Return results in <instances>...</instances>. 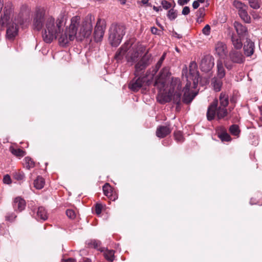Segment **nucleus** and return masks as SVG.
<instances>
[{
    "label": "nucleus",
    "instance_id": "nucleus-1",
    "mask_svg": "<svg viewBox=\"0 0 262 262\" xmlns=\"http://www.w3.org/2000/svg\"><path fill=\"white\" fill-rule=\"evenodd\" d=\"M65 22L63 18L55 20L50 16L46 18L45 27L42 32L43 40L50 43L58 38L60 46H66L71 41L76 39L82 40L91 34L93 25L90 18L86 17L81 23L79 16H75L71 19L69 27L64 29Z\"/></svg>",
    "mask_w": 262,
    "mask_h": 262
},
{
    "label": "nucleus",
    "instance_id": "nucleus-2",
    "mask_svg": "<svg viewBox=\"0 0 262 262\" xmlns=\"http://www.w3.org/2000/svg\"><path fill=\"white\" fill-rule=\"evenodd\" d=\"M169 68L167 67H164L160 71L159 76L156 79L154 85L159 90L160 94L158 98L161 103H165L172 100L173 103L177 104L176 109H178L181 105L183 91L180 79L172 78L168 93H164L166 78L169 76Z\"/></svg>",
    "mask_w": 262,
    "mask_h": 262
},
{
    "label": "nucleus",
    "instance_id": "nucleus-3",
    "mask_svg": "<svg viewBox=\"0 0 262 262\" xmlns=\"http://www.w3.org/2000/svg\"><path fill=\"white\" fill-rule=\"evenodd\" d=\"M219 101V106H218V100H214L208 106L207 112L208 120H212L215 116L218 119H221L227 116L228 111L226 107L229 104L228 95L224 92H222L220 94Z\"/></svg>",
    "mask_w": 262,
    "mask_h": 262
},
{
    "label": "nucleus",
    "instance_id": "nucleus-4",
    "mask_svg": "<svg viewBox=\"0 0 262 262\" xmlns=\"http://www.w3.org/2000/svg\"><path fill=\"white\" fill-rule=\"evenodd\" d=\"M126 33V27L120 24H113L108 30V40L112 46L117 47Z\"/></svg>",
    "mask_w": 262,
    "mask_h": 262
},
{
    "label": "nucleus",
    "instance_id": "nucleus-5",
    "mask_svg": "<svg viewBox=\"0 0 262 262\" xmlns=\"http://www.w3.org/2000/svg\"><path fill=\"white\" fill-rule=\"evenodd\" d=\"M142 51V47L136 44L133 45L129 42V45L127 48L125 58L128 63L133 64L136 62L141 56V52Z\"/></svg>",
    "mask_w": 262,
    "mask_h": 262
},
{
    "label": "nucleus",
    "instance_id": "nucleus-6",
    "mask_svg": "<svg viewBox=\"0 0 262 262\" xmlns=\"http://www.w3.org/2000/svg\"><path fill=\"white\" fill-rule=\"evenodd\" d=\"M25 21L20 14L15 17L12 24L8 22V24L6 25L8 26L6 32L7 38L9 39H13L17 34L18 25H23Z\"/></svg>",
    "mask_w": 262,
    "mask_h": 262
},
{
    "label": "nucleus",
    "instance_id": "nucleus-7",
    "mask_svg": "<svg viewBox=\"0 0 262 262\" xmlns=\"http://www.w3.org/2000/svg\"><path fill=\"white\" fill-rule=\"evenodd\" d=\"M151 62V55L146 52L142 58L135 64V76H139L142 71L150 64Z\"/></svg>",
    "mask_w": 262,
    "mask_h": 262
},
{
    "label": "nucleus",
    "instance_id": "nucleus-8",
    "mask_svg": "<svg viewBox=\"0 0 262 262\" xmlns=\"http://www.w3.org/2000/svg\"><path fill=\"white\" fill-rule=\"evenodd\" d=\"M45 14V10L43 9L37 8L36 9L33 21L34 29L39 31L42 28L43 23L46 20Z\"/></svg>",
    "mask_w": 262,
    "mask_h": 262
},
{
    "label": "nucleus",
    "instance_id": "nucleus-9",
    "mask_svg": "<svg viewBox=\"0 0 262 262\" xmlns=\"http://www.w3.org/2000/svg\"><path fill=\"white\" fill-rule=\"evenodd\" d=\"M13 12V6L12 3L8 1L5 3L4 9V15L1 16V23L3 26L7 25L9 22L11 14Z\"/></svg>",
    "mask_w": 262,
    "mask_h": 262
},
{
    "label": "nucleus",
    "instance_id": "nucleus-10",
    "mask_svg": "<svg viewBox=\"0 0 262 262\" xmlns=\"http://www.w3.org/2000/svg\"><path fill=\"white\" fill-rule=\"evenodd\" d=\"M106 29V25L104 22L98 20L95 27L94 37L95 41L98 42L102 40Z\"/></svg>",
    "mask_w": 262,
    "mask_h": 262
},
{
    "label": "nucleus",
    "instance_id": "nucleus-11",
    "mask_svg": "<svg viewBox=\"0 0 262 262\" xmlns=\"http://www.w3.org/2000/svg\"><path fill=\"white\" fill-rule=\"evenodd\" d=\"M214 58L210 55L205 56L202 59L200 63V68L202 71L208 72L210 71L214 65Z\"/></svg>",
    "mask_w": 262,
    "mask_h": 262
},
{
    "label": "nucleus",
    "instance_id": "nucleus-12",
    "mask_svg": "<svg viewBox=\"0 0 262 262\" xmlns=\"http://www.w3.org/2000/svg\"><path fill=\"white\" fill-rule=\"evenodd\" d=\"M197 68L198 67L196 62L194 61L191 62L189 65V75L187 76L188 78H189L193 81L194 86L198 84L200 79Z\"/></svg>",
    "mask_w": 262,
    "mask_h": 262
},
{
    "label": "nucleus",
    "instance_id": "nucleus-13",
    "mask_svg": "<svg viewBox=\"0 0 262 262\" xmlns=\"http://www.w3.org/2000/svg\"><path fill=\"white\" fill-rule=\"evenodd\" d=\"M137 77L134 78L129 84V88L134 92L138 91L143 85L146 80L145 77Z\"/></svg>",
    "mask_w": 262,
    "mask_h": 262
},
{
    "label": "nucleus",
    "instance_id": "nucleus-14",
    "mask_svg": "<svg viewBox=\"0 0 262 262\" xmlns=\"http://www.w3.org/2000/svg\"><path fill=\"white\" fill-rule=\"evenodd\" d=\"M231 60L237 63H242L245 61V57L242 53L237 50H232L229 53Z\"/></svg>",
    "mask_w": 262,
    "mask_h": 262
},
{
    "label": "nucleus",
    "instance_id": "nucleus-15",
    "mask_svg": "<svg viewBox=\"0 0 262 262\" xmlns=\"http://www.w3.org/2000/svg\"><path fill=\"white\" fill-rule=\"evenodd\" d=\"M215 53L221 58H224L227 54L226 45L222 42H217L215 46Z\"/></svg>",
    "mask_w": 262,
    "mask_h": 262
},
{
    "label": "nucleus",
    "instance_id": "nucleus-16",
    "mask_svg": "<svg viewBox=\"0 0 262 262\" xmlns=\"http://www.w3.org/2000/svg\"><path fill=\"white\" fill-rule=\"evenodd\" d=\"M171 132V128L169 124L166 126L161 125L157 127L156 135L158 137L163 138Z\"/></svg>",
    "mask_w": 262,
    "mask_h": 262
},
{
    "label": "nucleus",
    "instance_id": "nucleus-17",
    "mask_svg": "<svg viewBox=\"0 0 262 262\" xmlns=\"http://www.w3.org/2000/svg\"><path fill=\"white\" fill-rule=\"evenodd\" d=\"M255 45L251 40L247 39L244 45V54L247 57H250L253 54Z\"/></svg>",
    "mask_w": 262,
    "mask_h": 262
},
{
    "label": "nucleus",
    "instance_id": "nucleus-18",
    "mask_svg": "<svg viewBox=\"0 0 262 262\" xmlns=\"http://www.w3.org/2000/svg\"><path fill=\"white\" fill-rule=\"evenodd\" d=\"M234 27L238 34L239 38H243L246 36L247 33V28L238 22L234 23Z\"/></svg>",
    "mask_w": 262,
    "mask_h": 262
},
{
    "label": "nucleus",
    "instance_id": "nucleus-19",
    "mask_svg": "<svg viewBox=\"0 0 262 262\" xmlns=\"http://www.w3.org/2000/svg\"><path fill=\"white\" fill-rule=\"evenodd\" d=\"M128 45H129V42H125L116 52L114 58L117 60V61L119 62L123 59L124 54L127 51V48H128Z\"/></svg>",
    "mask_w": 262,
    "mask_h": 262
},
{
    "label": "nucleus",
    "instance_id": "nucleus-20",
    "mask_svg": "<svg viewBox=\"0 0 262 262\" xmlns=\"http://www.w3.org/2000/svg\"><path fill=\"white\" fill-rule=\"evenodd\" d=\"M13 206L15 210L20 212L25 208V201L20 197H17L14 200Z\"/></svg>",
    "mask_w": 262,
    "mask_h": 262
},
{
    "label": "nucleus",
    "instance_id": "nucleus-21",
    "mask_svg": "<svg viewBox=\"0 0 262 262\" xmlns=\"http://www.w3.org/2000/svg\"><path fill=\"white\" fill-rule=\"evenodd\" d=\"M36 219L37 220L46 221L48 219V214L46 209L43 207L38 208L36 212Z\"/></svg>",
    "mask_w": 262,
    "mask_h": 262
},
{
    "label": "nucleus",
    "instance_id": "nucleus-22",
    "mask_svg": "<svg viewBox=\"0 0 262 262\" xmlns=\"http://www.w3.org/2000/svg\"><path fill=\"white\" fill-rule=\"evenodd\" d=\"M222 79L219 77H214L211 80V84L216 92H219L221 90L223 84Z\"/></svg>",
    "mask_w": 262,
    "mask_h": 262
},
{
    "label": "nucleus",
    "instance_id": "nucleus-23",
    "mask_svg": "<svg viewBox=\"0 0 262 262\" xmlns=\"http://www.w3.org/2000/svg\"><path fill=\"white\" fill-rule=\"evenodd\" d=\"M165 56H166V53H163L162 56L161 57V58H160V59L159 60L158 62L157 63L155 67L153 68V69L151 71V77H150L151 78H153L154 76L156 75V74L157 73V72H158L159 69L161 67V66L163 63V62L165 58Z\"/></svg>",
    "mask_w": 262,
    "mask_h": 262
},
{
    "label": "nucleus",
    "instance_id": "nucleus-24",
    "mask_svg": "<svg viewBox=\"0 0 262 262\" xmlns=\"http://www.w3.org/2000/svg\"><path fill=\"white\" fill-rule=\"evenodd\" d=\"M217 77L223 78L225 76V71L223 66V61L219 59L217 61Z\"/></svg>",
    "mask_w": 262,
    "mask_h": 262
},
{
    "label": "nucleus",
    "instance_id": "nucleus-25",
    "mask_svg": "<svg viewBox=\"0 0 262 262\" xmlns=\"http://www.w3.org/2000/svg\"><path fill=\"white\" fill-rule=\"evenodd\" d=\"M103 193H104V195L108 198H111V200H115L116 199L115 198H113L112 188L108 183H106L103 186Z\"/></svg>",
    "mask_w": 262,
    "mask_h": 262
},
{
    "label": "nucleus",
    "instance_id": "nucleus-26",
    "mask_svg": "<svg viewBox=\"0 0 262 262\" xmlns=\"http://www.w3.org/2000/svg\"><path fill=\"white\" fill-rule=\"evenodd\" d=\"M242 38L235 36H232L231 37L232 45L236 50L241 49L243 46V43L241 41Z\"/></svg>",
    "mask_w": 262,
    "mask_h": 262
},
{
    "label": "nucleus",
    "instance_id": "nucleus-27",
    "mask_svg": "<svg viewBox=\"0 0 262 262\" xmlns=\"http://www.w3.org/2000/svg\"><path fill=\"white\" fill-rule=\"evenodd\" d=\"M238 14L240 17L246 23H250L251 21L250 16L248 15L247 12V9H244L239 10Z\"/></svg>",
    "mask_w": 262,
    "mask_h": 262
},
{
    "label": "nucleus",
    "instance_id": "nucleus-28",
    "mask_svg": "<svg viewBox=\"0 0 262 262\" xmlns=\"http://www.w3.org/2000/svg\"><path fill=\"white\" fill-rule=\"evenodd\" d=\"M196 95L197 93H196L191 94L189 92H185L183 97V101L185 103H189Z\"/></svg>",
    "mask_w": 262,
    "mask_h": 262
},
{
    "label": "nucleus",
    "instance_id": "nucleus-29",
    "mask_svg": "<svg viewBox=\"0 0 262 262\" xmlns=\"http://www.w3.org/2000/svg\"><path fill=\"white\" fill-rule=\"evenodd\" d=\"M218 137L223 142H229L231 140L230 136L224 129L221 130L220 133H219Z\"/></svg>",
    "mask_w": 262,
    "mask_h": 262
},
{
    "label": "nucleus",
    "instance_id": "nucleus-30",
    "mask_svg": "<svg viewBox=\"0 0 262 262\" xmlns=\"http://www.w3.org/2000/svg\"><path fill=\"white\" fill-rule=\"evenodd\" d=\"M45 185L44 179L40 176H38L34 180V186L37 189H42Z\"/></svg>",
    "mask_w": 262,
    "mask_h": 262
},
{
    "label": "nucleus",
    "instance_id": "nucleus-31",
    "mask_svg": "<svg viewBox=\"0 0 262 262\" xmlns=\"http://www.w3.org/2000/svg\"><path fill=\"white\" fill-rule=\"evenodd\" d=\"M10 150L13 155L18 157H23L26 154V152L20 148H14L11 147Z\"/></svg>",
    "mask_w": 262,
    "mask_h": 262
},
{
    "label": "nucleus",
    "instance_id": "nucleus-32",
    "mask_svg": "<svg viewBox=\"0 0 262 262\" xmlns=\"http://www.w3.org/2000/svg\"><path fill=\"white\" fill-rule=\"evenodd\" d=\"M24 165L28 169L34 167L35 164L33 161L28 157H25L24 159Z\"/></svg>",
    "mask_w": 262,
    "mask_h": 262
},
{
    "label": "nucleus",
    "instance_id": "nucleus-33",
    "mask_svg": "<svg viewBox=\"0 0 262 262\" xmlns=\"http://www.w3.org/2000/svg\"><path fill=\"white\" fill-rule=\"evenodd\" d=\"M176 4L174 3V5L173 8L170 9L167 13V17L170 20H173L175 19L177 17V11L173 9V7H175Z\"/></svg>",
    "mask_w": 262,
    "mask_h": 262
},
{
    "label": "nucleus",
    "instance_id": "nucleus-34",
    "mask_svg": "<svg viewBox=\"0 0 262 262\" xmlns=\"http://www.w3.org/2000/svg\"><path fill=\"white\" fill-rule=\"evenodd\" d=\"M230 133L233 136H238L240 133L239 127L236 124H233L229 127Z\"/></svg>",
    "mask_w": 262,
    "mask_h": 262
},
{
    "label": "nucleus",
    "instance_id": "nucleus-35",
    "mask_svg": "<svg viewBox=\"0 0 262 262\" xmlns=\"http://www.w3.org/2000/svg\"><path fill=\"white\" fill-rule=\"evenodd\" d=\"M105 258L110 261H113L114 259V250H107L104 253Z\"/></svg>",
    "mask_w": 262,
    "mask_h": 262
},
{
    "label": "nucleus",
    "instance_id": "nucleus-36",
    "mask_svg": "<svg viewBox=\"0 0 262 262\" xmlns=\"http://www.w3.org/2000/svg\"><path fill=\"white\" fill-rule=\"evenodd\" d=\"M233 5L238 10H242L244 9H247V6L239 1H234L233 2Z\"/></svg>",
    "mask_w": 262,
    "mask_h": 262
},
{
    "label": "nucleus",
    "instance_id": "nucleus-37",
    "mask_svg": "<svg viewBox=\"0 0 262 262\" xmlns=\"http://www.w3.org/2000/svg\"><path fill=\"white\" fill-rule=\"evenodd\" d=\"M88 245L90 247L98 248L101 245V242L99 241L93 239L88 242Z\"/></svg>",
    "mask_w": 262,
    "mask_h": 262
},
{
    "label": "nucleus",
    "instance_id": "nucleus-38",
    "mask_svg": "<svg viewBox=\"0 0 262 262\" xmlns=\"http://www.w3.org/2000/svg\"><path fill=\"white\" fill-rule=\"evenodd\" d=\"M175 139L178 142H182L183 141V137L181 132H177L174 134Z\"/></svg>",
    "mask_w": 262,
    "mask_h": 262
},
{
    "label": "nucleus",
    "instance_id": "nucleus-39",
    "mask_svg": "<svg viewBox=\"0 0 262 262\" xmlns=\"http://www.w3.org/2000/svg\"><path fill=\"white\" fill-rule=\"evenodd\" d=\"M14 177L17 180H21L24 179L25 174L23 171H18L15 173Z\"/></svg>",
    "mask_w": 262,
    "mask_h": 262
},
{
    "label": "nucleus",
    "instance_id": "nucleus-40",
    "mask_svg": "<svg viewBox=\"0 0 262 262\" xmlns=\"http://www.w3.org/2000/svg\"><path fill=\"white\" fill-rule=\"evenodd\" d=\"M205 9L204 8H199L196 13V16L202 18L205 16Z\"/></svg>",
    "mask_w": 262,
    "mask_h": 262
},
{
    "label": "nucleus",
    "instance_id": "nucleus-41",
    "mask_svg": "<svg viewBox=\"0 0 262 262\" xmlns=\"http://www.w3.org/2000/svg\"><path fill=\"white\" fill-rule=\"evenodd\" d=\"M250 6L255 9L259 8V5L257 1L252 0L249 1Z\"/></svg>",
    "mask_w": 262,
    "mask_h": 262
},
{
    "label": "nucleus",
    "instance_id": "nucleus-42",
    "mask_svg": "<svg viewBox=\"0 0 262 262\" xmlns=\"http://www.w3.org/2000/svg\"><path fill=\"white\" fill-rule=\"evenodd\" d=\"M67 215L71 219H73L76 216L75 212L72 209H68L66 211Z\"/></svg>",
    "mask_w": 262,
    "mask_h": 262
},
{
    "label": "nucleus",
    "instance_id": "nucleus-43",
    "mask_svg": "<svg viewBox=\"0 0 262 262\" xmlns=\"http://www.w3.org/2000/svg\"><path fill=\"white\" fill-rule=\"evenodd\" d=\"M161 5L162 7L166 10L169 9L171 7V4L166 0L162 1Z\"/></svg>",
    "mask_w": 262,
    "mask_h": 262
},
{
    "label": "nucleus",
    "instance_id": "nucleus-44",
    "mask_svg": "<svg viewBox=\"0 0 262 262\" xmlns=\"http://www.w3.org/2000/svg\"><path fill=\"white\" fill-rule=\"evenodd\" d=\"M202 33L205 35H209L210 33V27L209 25H206L202 30Z\"/></svg>",
    "mask_w": 262,
    "mask_h": 262
},
{
    "label": "nucleus",
    "instance_id": "nucleus-45",
    "mask_svg": "<svg viewBox=\"0 0 262 262\" xmlns=\"http://www.w3.org/2000/svg\"><path fill=\"white\" fill-rule=\"evenodd\" d=\"M102 206L100 204H97L95 206V212L97 215L100 214L102 211Z\"/></svg>",
    "mask_w": 262,
    "mask_h": 262
},
{
    "label": "nucleus",
    "instance_id": "nucleus-46",
    "mask_svg": "<svg viewBox=\"0 0 262 262\" xmlns=\"http://www.w3.org/2000/svg\"><path fill=\"white\" fill-rule=\"evenodd\" d=\"M3 182L4 183L9 184L11 183L10 177L8 174H6L4 177Z\"/></svg>",
    "mask_w": 262,
    "mask_h": 262
},
{
    "label": "nucleus",
    "instance_id": "nucleus-47",
    "mask_svg": "<svg viewBox=\"0 0 262 262\" xmlns=\"http://www.w3.org/2000/svg\"><path fill=\"white\" fill-rule=\"evenodd\" d=\"M190 13V9L188 6H185L183 8L182 14L184 15H188Z\"/></svg>",
    "mask_w": 262,
    "mask_h": 262
},
{
    "label": "nucleus",
    "instance_id": "nucleus-48",
    "mask_svg": "<svg viewBox=\"0 0 262 262\" xmlns=\"http://www.w3.org/2000/svg\"><path fill=\"white\" fill-rule=\"evenodd\" d=\"M190 85H191V83L190 81H188L183 90V91L185 92H189V88H190Z\"/></svg>",
    "mask_w": 262,
    "mask_h": 262
},
{
    "label": "nucleus",
    "instance_id": "nucleus-49",
    "mask_svg": "<svg viewBox=\"0 0 262 262\" xmlns=\"http://www.w3.org/2000/svg\"><path fill=\"white\" fill-rule=\"evenodd\" d=\"M188 3V1L187 0H178V3L180 6H183L184 5L187 4Z\"/></svg>",
    "mask_w": 262,
    "mask_h": 262
},
{
    "label": "nucleus",
    "instance_id": "nucleus-50",
    "mask_svg": "<svg viewBox=\"0 0 262 262\" xmlns=\"http://www.w3.org/2000/svg\"><path fill=\"white\" fill-rule=\"evenodd\" d=\"M199 3H200L198 1H194L192 3V7L193 8V9H196L198 8H199L200 6Z\"/></svg>",
    "mask_w": 262,
    "mask_h": 262
},
{
    "label": "nucleus",
    "instance_id": "nucleus-51",
    "mask_svg": "<svg viewBox=\"0 0 262 262\" xmlns=\"http://www.w3.org/2000/svg\"><path fill=\"white\" fill-rule=\"evenodd\" d=\"M62 262H76V259L73 258H69L67 259H62Z\"/></svg>",
    "mask_w": 262,
    "mask_h": 262
},
{
    "label": "nucleus",
    "instance_id": "nucleus-52",
    "mask_svg": "<svg viewBox=\"0 0 262 262\" xmlns=\"http://www.w3.org/2000/svg\"><path fill=\"white\" fill-rule=\"evenodd\" d=\"M158 31V29L156 27H153L151 28V32L154 34H156L157 33Z\"/></svg>",
    "mask_w": 262,
    "mask_h": 262
},
{
    "label": "nucleus",
    "instance_id": "nucleus-53",
    "mask_svg": "<svg viewBox=\"0 0 262 262\" xmlns=\"http://www.w3.org/2000/svg\"><path fill=\"white\" fill-rule=\"evenodd\" d=\"M153 9L157 12L161 11L162 10L161 7H156L155 6H153Z\"/></svg>",
    "mask_w": 262,
    "mask_h": 262
},
{
    "label": "nucleus",
    "instance_id": "nucleus-54",
    "mask_svg": "<svg viewBox=\"0 0 262 262\" xmlns=\"http://www.w3.org/2000/svg\"><path fill=\"white\" fill-rule=\"evenodd\" d=\"M81 262H91V260L88 258H83Z\"/></svg>",
    "mask_w": 262,
    "mask_h": 262
},
{
    "label": "nucleus",
    "instance_id": "nucleus-55",
    "mask_svg": "<svg viewBox=\"0 0 262 262\" xmlns=\"http://www.w3.org/2000/svg\"><path fill=\"white\" fill-rule=\"evenodd\" d=\"M196 21L199 23H201V22L203 21V20H202V18L197 17Z\"/></svg>",
    "mask_w": 262,
    "mask_h": 262
},
{
    "label": "nucleus",
    "instance_id": "nucleus-56",
    "mask_svg": "<svg viewBox=\"0 0 262 262\" xmlns=\"http://www.w3.org/2000/svg\"><path fill=\"white\" fill-rule=\"evenodd\" d=\"M149 0H141V2L143 4H148Z\"/></svg>",
    "mask_w": 262,
    "mask_h": 262
},
{
    "label": "nucleus",
    "instance_id": "nucleus-57",
    "mask_svg": "<svg viewBox=\"0 0 262 262\" xmlns=\"http://www.w3.org/2000/svg\"><path fill=\"white\" fill-rule=\"evenodd\" d=\"M122 5H124L126 3V0H118Z\"/></svg>",
    "mask_w": 262,
    "mask_h": 262
},
{
    "label": "nucleus",
    "instance_id": "nucleus-58",
    "mask_svg": "<svg viewBox=\"0 0 262 262\" xmlns=\"http://www.w3.org/2000/svg\"><path fill=\"white\" fill-rule=\"evenodd\" d=\"M253 16L254 19H258V18H260V17L257 15H253Z\"/></svg>",
    "mask_w": 262,
    "mask_h": 262
},
{
    "label": "nucleus",
    "instance_id": "nucleus-59",
    "mask_svg": "<svg viewBox=\"0 0 262 262\" xmlns=\"http://www.w3.org/2000/svg\"><path fill=\"white\" fill-rule=\"evenodd\" d=\"M226 67L228 69H231V65H227L226 64Z\"/></svg>",
    "mask_w": 262,
    "mask_h": 262
},
{
    "label": "nucleus",
    "instance_id": "nucleus-60",
    "mask_svg": "<svg viewBox=\"0 0 262 262\" xmlns=\"http://www.w3.org/2000/svg\"><path fill=\"white\" fill-rule=\"evenodd\" d=\"M6 219L8 221H12L13 220V219H11L10 217H9V216H7Z\"/></svg>",
    "mask_w": 262,
    "mask_h": 262
},
{
    "label": "nucleus",
    "instance_id": "nucleus-61",
    "mask_svg": "<svg viewBox=\"0 0 262 262\" xmlns=\"http://www.w3.org/2000/svg\"><path fill=\"white\" fill-rule=\"evenodd\" d=\"M176 50L177 51V52H179V50L178 49V48H176Z\"/></svg>",
    "mask_w": 262,
    "mask_h": 262
},
{
    "label": "nucleus",
    "instance_id": "nucleus-62",
    "mask_svg": "<svg viewBox=\"0 0 262 262\" xmlns=\"http://www.w3.org/2000/svg\"><path fill=\"white\" fill-rule=\"evenodd\" d=\"M230 101H231V102H234L233 99H230Z\"/></svg>",
    "mask_w": 262,
    "mask_h": 262
},
{
    "label": "nucleus",
    "instance_id": "nucleus-63",
    "mask_svg": "<svg viewBox=\"0 0 262 262\" xmlns=\"http://www.w3.org/2000/svg\"><path fill=\"white\" fill-rule=\"evenodd\" d=\"M187 1L189 2L190 0H187Z\"/></svg>",
    "mask_w": 262,
    "mask_h": 262
}]
</instances>
